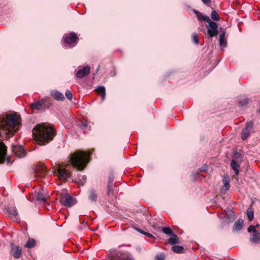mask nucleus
<instances>
[{
	"mask_svg": "<svg viewBox=\"0 0 260 260\" xmlns=\"http://www.w3.org/2000/svg\"><path fill=\"white\" fill-rule=\"evenodd\" d=\"M90 153L82 150L75 151L71 155L70 160L72 166L69 164H59L54 171L55 175L61 180H66L71 175L70 169L74 167L79 170H83L89 161Z\"/></svg>",
	"mask_w": 260,
	"mask_h": 260,
	"instance_id": "f257e3e1",
	"label": "nucleus"
},
{
	"mask_svg": "<svg viewBox=\"0 0 260 260\" xmlns=\"http://www.w3.org/2000/svg\"><path fill=\"white\" fill-rule=\"evenodd\" d=\"M19 117L15 114L0 116V140L12 137L20 127Z\"/></svg>",
	"mask_w": 260,
	"mask_h": 260,
	"instance_id": "f03ea898",
	"label": "nucleus"
},
{
	"mask_svg": "<svg viewBox=\"0 0 260 260\" xmlns=\"http://www.w3.org/2000/svg\"><path fill=\"white\" fill-rule=\"evenodd\" d=\"M55 133L53 127L47 124H37L32 131L35 139L40 145H44L52 141Z\"/></svg>",
	"mask_w": 260,
	"mask_h": 260,
	"instance_id": "7ed1b4c3",
	"label": "nucleus"
},
{
	"mask_svg": "<svg viewBox=\"0 0 260 260\" xmlns=\"http://www.w3.org/2000/svg\"><path fill=\"white\" fill-rule=\"evenodd\" d=\"M114 177L113 176H110L107 182V199L110 203H114L116 198L117 193L118 192V188L117 186L113 183Z\"/></svg>",
	"mask_w": 260,
	"mask_h": 260,
	"instance_id": "20e7f679",
	"label": "nucleus"
},
{
	"mask_svg": "<svg viewBox=\"0 0 260 260\" xmlns=\"http://www.w3.org/2000/svg\"><path fill=\"white\" fill-rule=\"evenodd\" d=\"M64 42L70 48L75 47L79 40L78 37L74 32L66 34L63 37Z\"/></svg>",
	"mask_w": 260,
	"mask_h": 260,
	"instance_id": "39448f33",
	"label": "nucleus"
},
{
	"mask_svg": "<svg viewBox=\"0 0 260 260\" xmlns=\"http://www.w3.org/2000/svg\"><path fill=\"white\" fill-rule=\"evenodd\" d=\"M49 98H45L44 99H41L39 100L37 102L31 103L30 105V108L32 110H40L43 111L44 110V108L45 107V103L48 102L50 104Z\"/></svg>",
	"mask_w": 260,
	"mask_h": 260,
	"instance_id": "423d86ee",
	"label": "nucleus"
},
{
	"mask_svg": "<svg viewBox=\"0 0 260 260\" xmlns=\"http://www.w3.org/2000/svg\"><path fill=\"white\" fill-rule=\"evenodd\" d=\"M207 25V32L210 38L216 36L218 34L217 24L212 21H210Z\"/></svg>",
	"mask_w": 260,
	"mask_h": 260,
	"instance_id": "0eeeda50",
	"label": "nucleus"
},
{
	"mask_svg": "<svg viewBox=\"0 0 260 260\" xmlns=\"http://www.w3.org/2000/svg\"><path fill=\"white\" fill-rule=\"evenodd\" d=\"M34 170L35 175L37 177L43 178L47 174L46 166L44 164H40L37 165Z\"/></svg>",
	"mask_w": 260,
	"mask_h": 260,
	"instance_id": "6e6552de",
	"label": "nucleus"
},
{
	"mask_svg": "<svg viewBox=\"0 0 260 260\" xmlns=\"http://www.w3.org/2000/svg\"><path fill=\"white\" fill-rule=\"evenodd\" d=\"M60 203L66 207H71L75 204L74 198L69 193L62 196L60 199Z\"/></svg>",
	"mask_w": 260,
	"mask_h": 260,
	"instance_id": "1a4fd4ad",
	"label": "nucleus"
},
{
	"mask_svg": "<svg viewBox=\"0 0 260 260\" xmlns=\"http://www.w3.org/2000/svg\"><path fill=\"white\" fill-rule=\"evenodd\" d=\"M253 126V122L252 121H249L246 123L245 127L243 129L241 134L242 140H245L248 137Z\"/></svg>",
	"mask_w": 260,
	"mask_h": 260,
	"instance_id": "9d476101",
	"label": "nucleus"
},
{
	"mask_svg": "<svg viewBox=\"0 0 260 260\" xmlns=\"http://www.w3.org/2000/svg\"><path fill=\"white\" fill-rule=\"evenodd\" d=\"M12 151L14 154H15L18 157H22L25 156L26 152L21 146H13Z\"/></svg>",
	"mask_w": 260,
	"mask_h": 260,
	"instance_id": "9b49d317",
	"label": "nucleus"
},
{
	"mask_svg": "<svg viewBox=\"0 0 260 260\" xmlns=\"http://www.w3.org/2000/svg\"><path fill=\"white\" fill-rule=\"evenodd\" d=\"M88 198L90 202L95 203L99 199L98 191L93 188L90 189L88 191Z\"/></svg>",
	"mask_w": 260,
	"mask_h": 260,
	"instance_id": "f8f14e48",
	"label": "nucleus"
},
{
	"mask_svg": "<svg viewBox=\"0 0 260 260\" xmlns=\"http://www.w3.org/2000/svg\"><path fill=\"white\" fill-rule=\"evenodd\" d=\"M90 71V68L89 66H87L84 67L82 69L79 70L77 71L76 74V77L77 78H82L85 76L89 74Z\"/></svg>",
	"mask_w": 260,
	"mask_h": 260,
	"instance_id": "ddd939ff",
	"label": "nucleus"
},
{
	"mask_svg": "<svg viewBox=\"0 0 260 260\" xmlns=\"http://www.w3.org/2000/svg\"><path fill=\"white\" fill-rule=\"evenodd\" d=\"M6 154L7 147L3 143L0 142V164L4 162Z\"/></svg>",
	"mask_w": 260,
	"mask_h": 260,
	"instance_id": "4468645a",
	"label": "nucleus"
},
{
	"mask_svg": "<svg viewBox=\"0 0 260 260\" xmlns=\"http://www.w3.org/2000/svg\"><path fill=\"white\" fill-rule=\"evenodd\" d=\"M241 162L235 159H232L231 162V167L237 175L239 174V168Z\"/></svg>",
	"mask_w": 260,
	"mask_h": 260,
	"instance_id": "2eb2a0df",
	"label": "nucleus"
},
{
	"mask_svg": "<svg viewBox=\"0 0 260 260\" xmlns=\"http://www.w3.org/2000/svg\"><path fill=\"white\" fill-rule=\"evenodd\" d=\"M193 12L200 21H206L209 22L210 21L209 16L201 14L199 11L194 10Z\"/></svg>",
	"mask_w": 260,
	"mask_h": 260,
	"instance_id": "dca6fc26",
	"label": "nucleus"
},
{
	"mask_svg": "<svg viewBox=\"0 0 260 260\" xmlns=\"http://www.w3.org/2000/svg\"><path fill=\"white\" fill-rule=\"evenodd\" d=\"M36 196L38 201L43 203L46 201V191L44 189L36 192Z\"/></svg>",
	"mask_w": 260,
	"mask_h": 260,
	"instance_id": "f3484780",
	"label": "nucleus"
},
{
	"mask_svg": "<svg viewBox=\"0 0 260 260\" xmlns=\"http://www.w3.org/2000/svg\"><path fill=\"white\" fill-rule=\"evenodd\" d=\"M51 95L54 99L56 100L62 101L64 99L63 94L56 90L52 91L51 92Z\"/></svg>",
	"mask_w": 260,
	"mask_h": 260,
	"instance_id": "a211bd4d",
	"label": "nucleus"
},
{
	"mask_svg": "<svg viewBox=\"0 0 260 260\" xmlns=\"http://www.w3.org/2000/svg\"><path fill=\"white\" fill-rule=\"evenodd\" d=\"M244 224L243 219H238L235 222L233 225V230L234 231H239L242 229Z\"/></svg>",
	"mask_w": 260,
	"mask_h": 260,
	"instance_id": "6ab92c4d",
	"label": "nucleus"
},
{
	"mask_svg": "<svg viewBox=\"0 0 260 260\" xmlns=\"http://www.w3.org/2000/svg\"><path fill=\"white\" fill-rule=\"evenodd\" d=\"M95 90L98 94L101 95L102 101L105 100L106 97V89L105 87L99 86Z\"/></svg>",
	"mask_w": 260,
	"mask_h": 260,
	"instance_id": "aec40b11",
	"label": "nucleus"
},
{
	"mask_svg": "<svg viewBox=\"0 0 260 260\" xmlns=\"http://www.w3.org/2000/svg\"><path fill=\"white\" fill-rule=\"evenodd\" d=\"M250 241L254 243H258L260 241V233L256 232L253 233L250 238Z\"/></svg>",
	"mask_w": 260,
	"mask_h": 260,
	"instance_id": "412c9836",
	"label": "nucleus"
},
{
	"mask_svg": "<svg viewBox=\"0 0 260 260\" xmlns=\"http://www.w3.org/2000/svg\"><path fill=\"white\" fill-rule=\"evenodd\" d=\"M14 251L13 255L16 258H19L21 255L22 249L19 246H17L13 249Z\"/></svg>",
	"mask_w": 260,
	"mask_h": 260,
	"instance_id": "4be33fe9",
	"label": "nucleus"
},
{
	"mask_svg": "<svg viewBox=\"0 0 260 260\" xmlns=\"http://www.w3.org/2000/svg\"><path fill=\"white\" fill-rule=\"evenodd\" d=\"M225 31H223L220 35L219 43L221 46L225 47L227 43L225 39Z\"/></svg>",
	"mask_w": 260,
	"mask_h": 260,
	"instance_id": "5701e85b",
	"label": "nucleus"
},
{
	"mask_svg": "<svg viewBox=\"0 0 260 260\" xmlns=\"http://www.w3.org/2000/svg\"><path fill=\"white\" fill-rule=\"evenodd\" d=\"M172 236L173 237L169 239V243L172 245L179 244L180 243V240L179 238L177 237V236L175 234H173V235Z\"/></svg>",
	"mask_w": 260,
	"mask_h": 260,
	"instance_id": "b1692460",
	"label": "nucleus"
},
{
	"mask_svg": "<svg viewBox=\"0 0 260 260\" xmlns=\"http://www.w3.org/2000/svg\"><path fill=\"white\" fill-rule=\"evenodd\" d=\"M172 250L177 253H181L183 252L184 248L181 246L174 245L172 246Z\"/></svg>",
	"mask_w": 260,
	"mask_h": 260,
	"instance_id": "393cba45",
	"label": "nucleus"
},
{
	"mask_svg": "<svg viewBox=\"0 0 260 260\" xmlns=\"http://www.w3.org/2000/svg\"><path fill=\"white\" fill-rule=\"evenodd\" d=\"M223 186L222 187L223 189L224 190H228L230 188L229 179L228 177H223Z\"/></svg>",
	"mask_w": 260,
	"mask_h": 260,
	"instance_id": "a878e982",
	"label": "nucleus"
},
{
	"mask_svg": "<svg viewBox=\"0 0 260 260\" xmlns=\"http://www.w3.org/2000/svg\"><path fill=\"white\" fill-rule=\"evenodd\" d=\"M246 214L250 221H251L254 217L253 211L252 208H248L246 211Z\"/></svg>",
	"mask_w": 260,
	"mask_h": 260,
	"instance_id": "bb28decb",
	"label": "nucleus"
},
{
	"mask_svg": "<svg viewBox=\"0 0 260 260\" xmlns=\"http://www.w3.org/2000/svg\"><path fill=\"white\" fill-rule=\"evenodd\" d=\"M36 245V242L34 239H29L26 243L25 246L28 248H33Z\"/></svg>",
	"mask_w": 260,
	"mask_h": 260,
	"instance_id": "cd10ccee",
	"label": "nucleus"
},
{
	"mask_svg": "<svg viewBox=\"0 0 260 260\" xmlns=\"http://www.w3.org/2000/svg\"><path fill=\"white\" fill-rule=\"evenodd\" d=\"M211 17L212 20L214 21H219L220 20V17L215 11H213L211 14Z\"/></svg>",
	"mask_w": 260,
	"mask_h": 260,
	"instance_id": "c85d7f7f",
	"label": "nucleus"
},
{
	"mask_svg": "<svg viewBox=\"0 0 260 260\" xmlns=\"http://www.w3.org/2000/svg\"><path fill=\"white\" fill-rule=\"evenodd\" d=\"M162 231L166 234L168 235H173V231L169 227H164L162 229Z\"/></svg>",
	"mask_w": 260,
	"mask_h": 260,
	"instance_id": "c756f323",
	"label": "nucleus"
},
{
	"mask_svg": "<svg viewBox=\"0 0 260 260\" xmlns=\"http://www.w3.org/2000/svg\"><path fill=\"white\" fill-rule=\"evenodd\" d=\"M136 230H137V231L138 232H139L141 234H142L143 235H145L146 236H148V237H149L150 238H153L154 237L153 236L152 234H150L149 233L146 232H145V231H143V230H142L141 229L137 228Z\"/></svg>",
	"mask_w": 260,
	"mask_h": 260,
	"instance_id": "7c9ffc66",
	"label": "nucleus"
},
{
	"mask_svg": "<svg viewBox=\"0 0 260 260\" xmlns=\"http://www.w3.org/2000/svg\"><path fill=\"white\" fill-rule=\"evenodd\" d=\"M239 103L242 106H244L248 103V99L246 98H243L242 99H240Z\"/></svg>",
	"mask_w": 260,
	"mask_h": 260,
	"instance_id": "2f4dec72",
	"label": "nucleus"
},
{
	"mask_svg": "<svg viewBox=\"0 0 260 260\" xmlns=\"http://www.w3.org/2000/svg\"><path fill=\"white\" fill-rule=\"evenodd\" d=\"M232 159H235L236 160H239L240 161V162H241L242 160L241 154L237 152H235L234 154L233 158Z\"/></svg>",
	"mask_w": 260,
	"mask_h": 260,
	"instance_id": "473e14b6",
	"label": "nucleus"
},
{
	"mask_svg": "<svg viewBox=\"0 0 260 260\" xmlns=\"http://www.w3.org/2000/svg\"><path fill=\"white\" fill-rule=\"evenodd\" d=\"M192 39H193V41L196 44H199V42H200L199 37L198 35L197 34H193V35H192Z\"/></svg>",
	"mask_w": 260,
	"mask_h": 260,
	"instance_id": "72a5a7b5",
	"label": "nucleus"
},
{
	"mask_svg": "<svg viewBox=\"0 0 260 260\" xmlns=\"http://www.w3.org/2000/svg\"><path fill=\"white\" fill-rule=\"evenodd\" d=\"M65 95L67 98L69 100H72L73 98V94L70 90H67Z\"/></svg>",
	"mask_w": 260,
	"mask_h": 260,
	"instance_id": "f704fd0d",
	"label": "nucleus"
},
{
	"mask_svg": "<svg viewBox=\"0 0 260 260\" xmlns=\"http://www.w3.org/2000/svg\"><path fill=\"white\" fill-rule=\"evenodd\" d=\"M248 231L249 233L253 232V233L256 232L255 226L253 225H250L248 229Z\"/></svg>",
	"mask_w": 260,
	"mask_h": 260,
	"instance_id": "c9c22d12",
	"label": "nucleus"
},
{
	"mask_svg": "<svg viewBox=\"0 0 260 260\" xmlns=\"http://www.w3.org/2000/svg\"><path fill=\"white\" fill-rule=\"evenodd\" d=\"M157 260H164L165 259V255L163 254L159 253L156 256Z\"/></svg>",
	"mask_w": 260,
	"mask_h": 260,
	"instance_id": "e433bc0d",
	"label": "nucleus"
},
{
	"mask_svg": "<svg viewBox=\"0 0 260 260\" xmlns=\"http://www.w3.org/2000/svg\"><path fill=\"white\" fill-rule=\"evenodd\" d=\"M80 125L81 126V128H84L85 127H86L87 126V124L85 122H82L80 124Z\"/></svg>",
	"mask_w": 260,
	"mask_h": 260,
	"instance_id": "4c0bfd02",
	"label": "nucleus"
},
{
	"mask_svg": "<svg viewBox=\"0 0 260 260\" xmlns=\"http://www.w3.org/2000/svg\"><path fill=\"white\" fill-rule=\"evenodd\" d=\"M202 2L206 5H208L211 3V0H201Z\"/></svg>",
	"mask_w": 260,
	"mask_h": 260,
	"instance_id": "58836bf2",
	"label": "nucleus"
},
{
	"mask_svg": "<svg viewBox=\"0 0 260 260\" xmlns=\"http://www.w3.org/2000/svg\"><path fill=\"white\" fill-rule=\"evenodd\" d=\"M12 214H13L14 216H17V213L16 210L13 209L12 211V212L11 213Z\"/></svg>",
	"mask_w": 260,
	"mask_h": 260,
	"instance_id": "ea45409f",
	"label": "nucleus"
},
{
	"mask_svg": "<svg viewBox=\"0 0 260 260\" xmlns=\"http://www.w3.org/2000/svg\"><path fill=\"white\" fill-rule=\"evenodd\" d=\"M259 226V224H257L255 226V228H258Z\"/></svg>",
	"mask_w": 260,
	"mask_h": 260,
	"instance_id": "a19ab883",
	"label": "nucleus"
},
{
	"mask_svg": "<svg viewBox=\"0 0 260 260\" xmlns=\"http://www.w3.org/2000/svg\"><path fill=\"white\" fill-rule=\"evenodd\" d=\"M125 260H133V259L130 258H126Z\"/></svg>",
	"mask_w": 260,
	"mask_h": 260,
	"instance_id": "79ce46f5",
	"label": "nucleus"
},
{
	"mask_svg": "<svg viewBox=\"0 0 260 260\" xmlns=\"http://www.w3.org/2000/svg\"><path fill=\"white\" fill-rule=\"evenodd\" d=\"M99 69H100V66H99V67H98V69H97V70H96V72H98V71L99 70Z\"/></svg>",
	"mask_w": 260,
	"mask_h": 260,
	"instance_id": "37998d69",
	"label": "nucleus"
},
{
	"mask_svg": "<svg viewBox=\"0 0 260 260\" xmlns=\"http://www.w3.org/2000/svg\"><path fill=\"white\" fill-rule=\"evenodd\" d=\"M82 178H83V179H84V180H85V179H86V177H85V176H83V177H82Z\"/></svg>",
	"mask_w": 260,
	"mask_h": 260,
	"instance_id": "c03bdc74",
	"label": "nucleus"
}]
</instances>
